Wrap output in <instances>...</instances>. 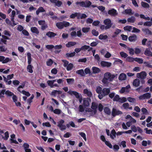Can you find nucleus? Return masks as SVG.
<instances>
[{"mask_svg": "<svg viewBox=\"0 0 152 152\" xmlns=\"http://www.w3.org/2000/svg\"><path fill=\"white\" fill-rule=\"evenodd\" d=\"M103 23L106 25V28L109 29L112 26V23L110 19L107 18L104 20Z\"/></svg>", "mask_w": 152, "mask_h": 152, "instance_id": "obj_6", "label": "nucleus"}, {"mask_svg": "<svg viewBox=\"0 0 152 152\" xmlns=\"http://www.w3.org/2000/svg\"><path fill=\"white\" fill-rule=\"evenodd\" d=\"M84 71L85 75L90 74H91L90 69L88 67L86 68Z\"/></svg>", "mask_w": 152, "mask_h": 152, "instance_id": "obj_46", "label": "nucleus"}, {"mask_svg": "<svg viewBox=\"0 0 152 152\" xmlns=\"http://www.w3.org/2000/svg\"><path fill=\"white\" fill-rule=\"evenodd\" d=\"M31 30L33 33L38 34L39 33V31L37 28L35 27H32L31 28Z\"/></svg>", "mask_w": 152, "mask_h": 152, "instance_id": "obj_25", "label": "nucleus"}, {"mask_svg": "<svg viewBox=\"0 0 152 152\" xmlns=\"http://www.w3.org/2000/svg\"><path fill=\"white\" fill-rule=\"evenodd\" d=\"M126 101L127 99L126 98L124 97H123L120 98L119 102L122 103L126 102Z\"/></svg>", "mask_w": 152, "mask_h": 152, "instance_id": "obj_61", "label": "nucleus"}, {"mask_svg": "<svg viewBox=\"0 0 152 152\" xmlns=\"http://www.w3.org/2000/svg\"><path fill=\"white\" fill-rule=\"evenodd\" d=\"M46 35L50 38H52L56 36V34L52 32L49 31L46 33Z\"/></svg>", "mask_w": 152, "mask_h": 152, "instance_id": "obj_33", "label": "nucleus"}, {"mask_svg": "<svg viewBox=\"0 0 152 152\" xmlns=\"http://www.w3.org/2000/svg\"><path fill=\"white\" fill-rule=\"evenodd\" d=\"M127 100L129 102L133 103H134L136 102V100L134 98H133L130 97L127 98Z\"/></svg>", "mask_w": 152, "mask_h": 152, "instance_id": "obj_55", "label": "nucleus"}, {"mask_svg": "<svg viewBox=\"0 0 152 152\" xmlns=\"http://www.w3.org/2000/svg\"><path fill=\"white\" fill-rule=\"evenodd\" d=\"M116 76L115 74H111L109 72H106L104 74L102 82L104 84H108L109 82L112 81Z\"/></svg>", "mask_w": 152, "mask_h": 152, "instance_id": "obj_1", "label": "nucleus"}, {"mask_svg": "<svg viewBox=\"0 0 152 152\" xmlns=\"http://www.w3.org/2000/svg\"><path fill=\"white\" fill-rule=\"evenodd\" d=\"M67 83L69 84H72L74 82L75 80L73 78H68L66 79Z\"/></svg>", "mask_w": 152, "mask_h": 152, "instance_id": "obj_45", "label": "nucleus"}, {"mask_svg": "<svg viewBox=\"0 0 152 152\" xmlns=\"http://www.w3.org/2000/svg\"><path fill=\"white\" fill-rule=\"evenodd\" d=\"M144 94L145 99H148L151 97V94L149 93H146Z\"/></svg>", "mask_w": 152, "mask_h": 152, "instance_id": "obj_63", "label": "nucleus"}, {"mask_svg": "<svg viewBox=\"0 0 152 152\" xmlns=\"http://www.w3.org/2000/svg\"><path fill=\"white\" fill-rule=\"evenodd\" d=\"M121 111L113 108L112 111V115L113 116L122 114Z\"/></svg>", "mask_w": 152, "mask_h": 152, "instance_id": "obj_16", "label": "nucleus"}, {"mask_svg": "<svg viewBox=\"0 0 152 152\" xmlns=\"http://www.w3.org/2000/svg\"><path fill=\"white\" fill-rule=\"evenodd\" d=\"M76 72L82 76H84L85 75L84 71L83 69L77 70L76 71Z\"/></svg>", "mask_w": 152, "mask_h": 152, "instance_id": "obj_27", "label": "nucleus"}, {"mask_svg": "<svg viewBox=\"0 0 152 152\" xmlns=\"http://www.w3.org/2000/svg\"><path fill=\"white\" fill-rule=\"evenodd\" d=\"M144 54L145 55L148 56H152V53L148 49H146L145 52Z\"/></svg>", "mask_w": 152, "mask_h": 152, "instance_id": "obj_37", "label": "nucleus"}, {"mask_svg": "<svg viewBox=\"0 0 152 152\" xmlns=\"http://www.w3.org/2000/svg\"><path fill=\"white\" fill-rule=\"evenodd\" d=\"M47 83L48 85L50 86V87L53 88L54 87V85H53V83L51 80H48L47 82Z\"/></svg>", "mask_w": 152, "mask_h": 152, "instance_id": "obj_60", "label": "nucleus"}, {"mask_svg": "<svg viewBox=\"0 0 152 152\" xmlns=\"http://www.w3.org/2000/svg\"><path fill=\"white\" fill-rule=\"evenodd\" d=\"M104 111L105 113L110 115L111 113V111L110 109L107 107H105L104 108Z\"/></svg>", "mask_w": 152, "mask_h": 152, "instance_id": "obj_39", "label": "nucleus"}, {"mask_svg": "<svg viewBox=\"0 0 152 152\" xmlns=\"http://www.w3.org/2000/svg\"><path fill=\"white\" fill-rule=\"evenodd\" d=\"M5 22L7 25L13 27L17 24V23L15 22L14 20H12L11 18V20L8 18H7L5 20Z\"/></svg>", "mask_w": 152, "mask_h": 152, "instance_id": "obj_7", "label": "nucleus"}, {"mask_svg": "<svg viewBox=\"0 0 152 152\" xmlns=\"http://www.w3.org/2000/svg\"><path fill=\"white\" fill-rule=\"evenodd\" d=\"M61 112V110L58 109H56L54 110L53 111V113L57 114H60Z\"/></svg>", "mask_w": 152, "mask_h": 152, "instance_id": "obj_56", "label": "nucleus"}, {"mask_svg": "<svg viewBox=\"0 0 152 152\" xmlns=\"http://www.w3.org/2000/svg\"><path fill=\"white\" fill-rule=\"evenodd\" d=\"M78 16L81 19L85 18L87 17L86 15L84 14H80V13H78Z\"/></svg>", "mask_w": 152, "mask_h": 152, "instance_id": "obj_50", "label": "nucleus"}, {"mask_svg": "<svg viewBox=\"0 0 152 152\" xmlns=\"http://www.w3.org/2000/svg\"><path fill=\"white\" fill-rule=\"evenodd\" d=\"M108 13L109 15L113 16H116L118 15V13L117 12L116 10L114 9H112L109 10Z\"/></svg>", "mask_w": 152, "mask_h": 152, "instance_id": "obj_15", "label": "nucleus"}, {"mask_svg": "<svg viewBox=\"0 0 152 152\" xmlns=\"http://www.w3.org/2000/svg\"><path fill=\"white\" fill-rule=\"evenodd\" d=\"M132 27L130 26H126L124 28V29L125 30L128 31H132Z\"/></svg>", "mask_w": 152, "mask_h": 152, "instance_id": "obj_44", "label": "nucleus"}, {"mask_svg": "<svg viewBox=\"0 0 152 152\" xmlns=\"http://www.w3.org/2000/svg\"><path fill=\"white\" fill-rule=\"evenodd\" d=\"M62 61L64 63V66L66 67V70L69 71L72 69L73 67V65L72 63L69 64V62L65 60H63Z\"/></svg>", "mask_w": 152, "mask_h": 152, "instance_id": "obj_5", "label": "nucleus"}, {"mask_svg": "<svg viewBox=\"0 0 152 152\" xmlns=\"http://www.w3.org/2000/svg\"><path fill=\"white\" fill-rule=\"evenodd\" d=\"M56 26L59 29H62L64 28L63 22H58L56 23Z\"/></svg>", "mask_w": 152, "mask_h": 152, "instance_id": "obj_38", "label": "nucleus"}, {"mask_svg": "<svg viewBox=\"0 0 152 152\" xmlns=\"http://www.w3.org/2000/svg\"><path fill=\"white\" fill-rule=\"evenodd\" d=\"M38 23L42 26L41 28L42 30H44L47 27V24L45 23V20H40L38 21Z\"/></svg>", "mask_w": 152, "mask_h": 152, "instance_id": "obj_14", "label": "nucleus"}, {"mask_svg": "<svg viewBox=\"0 0 152 152\" xmlns=\"http://www.w3.org/2000/svg\"><path fill=\"white\" fill-rule=\"evenodd\" d=\"M113 59L115 60V63L117 62L120 64H122L123 63L122 61L118 58H113Z\"/></svg>", "mask_w": 152, "mask_h": 152, "instance_id": "obj_49", "label": "nucleus"}, {"mask_svg": "<svg viewBox=\"0 0 152 152\" xmlns=\"http://www.w3.org/2000/svg\"><path fill=\"white\" fill-rule=\"evenodd\" d=\"M83 104L84 106L88 107L90 105V102L91 101V99L89 98H83Z\"/></svg>", "mask_w": 152, "mask_h": 152, "instance_id": "obj_13", "label": "nucleus"}, {"mask_svg": "<svg viewBox=\"0 0 152 152\" xmlns=\"http://www.w3.org/2000/svg\"><path fill=\"white\" fill-rule=\"evenodd\" d=\"M84 94H86L87 96L90 97L92 96L91 92L87 89H85L83 91Z\"/></svg>", "mask_w": 152, "mask_h": 152, "instance_id": "obj_28", "label": "nucleus"}, {"mask_svg": "<svg viewBox=\"0 0 152 152\" xmlns=\"http://www.w3.org/2000/svg\"><path fill=\"white\" fill-rule=\"evenodd\" d=\"M3 138L5 140H7L8 137H9V133L8 132H5L4 134V136L2 135Z\"/></svg>", "mask_w": 152, "mask_h": 152, "instance_id": "obj_43", "label": "nucleus"}, {"mask_svg": "<svg viewBox=\"0 0 152 152\" xmlns=\"http://www.w3.org/2000/svg\"><path fill=\"white\" fill-rule=\"evenodd\" d=\"M126 74L124 73L121 74L118 77V79L120 80H124L126 79Z\"/></svg>", "mask_w": 152, "mask_h": 152, "instance_id": "obj_19", "label": "nucleus"}, {"mask_svg": "<svg viewBox=\"0 0 152 152\" xmlns=\"http://www.w3.org/2000/svg\"><path fill=\"white\" fill-rule=\"evenodd\" d=\"M91 32L92 34L94 36H97L99 35L98 32L96 31L95 30H93Z\"/></svg>", "mask_w": 152, "mask_h": 152, "instance_id": "obj_58", "label": "nucleus"}, {"mask_svg": "<svg viewBox=\"0 0 152 152\" xmlns=\"http://www.w3.org/2000/svg\"><path fill=\"white\" fill-rule=\"evenodd\" d=\"M62 48V46L61 45H56L55 47L54 46V48L55 50H56L55 51V53H59L61 51V50H58Z\"/></svg>", "mask_w": 152, "mask_h": 152, "instance_id": "obj_21", "label": "nucleus"}, {"mask_svg": "<svg viewBox=\"0 0 152 152\" xmlns=\"http://www.w3.org/2000/svg\"><path fill=\"white\" fill-rule=\"evenodd\" d=\"M64 121L62 119L60 120L57 123L58 124L57 126L61 131L65 130L66 128V126L64 124Z\"/></svg>", "mask_w": 152, "mask_h": 152, "instance_id": "obj_4", "label": "nucleus"}, {"mask_svg": "<svg viewBox=\"0 0 152 152\" xmlns=\"http://www.w3.org/2000/svg\"><path fill=\"white\" fill-rule=\"evenodd\" d=\"M151 143V142L149 140H148L147 141L143 140L142 142V144L144 146H146L147 145H150Z\"/></svg>", "mask_w": 152, "mask_h": 152, "instance_id": "obj_36", "label": "nucleus"}, {"mask_svg": "<svg viewBox=\"0 0 152 152\" xmlns=\"http://www.w3.org/2000/svg\"><path fill=\"white\" fill-rule=\"evenodd\" d=\"M110 91V90L109 88H104L102 90V93L104 95H108Z\"/></svg>", "mask_w": 152, "mask_h": 152, "instance_id": "obj_31", "label": "nucleus"}, {"mask_svg": "<svg viewBox=\"0 0 152 152\" xmlns=\"http://www.w3.org/2000/svg\"><path fill=\"white\" fill-rule=\"evenodd\" d=\"M126 60L129 62H133L134 61L135 58H134L130 57H128L126 58Z\"/></svg>", "mask_w": 152, "mask_h": 152, "instance_id": "obj_59", "label": "nucleus"}, {"mask_svg": "<svg viewBox=\"0 0 152 152\" xmlns=\"http://www.w3.org/2000/svg\"><path fill=\"white\" fill-rule=\"evenodd\" d=\"M11 138L10 139V141L11 143H15V144H18V142L15 140V135L14 134H12L10 135Z\"/></svg>", "mask_w": 152, "mask_h": 152, "instance_id": "obj_20", "label": "nucleus"}, {"mask_svg": "<svg viewBox=\"0 0 152 152\" xmlns=\"http://www.w3.org/2000/svg\"><path fill=\"white\" fill-rule=\"evenodd\" d=\"M143 32L145 33L146 34H151V32L150 30L148 29L145 28V29H143Z\"/></svg>", "mask_w": 152, "mask_h": 152, "instance_id": "obj_52", "label": "nucleus"}, {"mask_svg": "<svg viewBox=\"0 0 152 152\" xmlns=\"http://www.w3.org/2000/svg\"><path fill=\"white\" fill-rule=\"evenodd\" d=\"M100 64L101 66L103 67H109L111 66L112 64L109 62L102 61H101Z\"/></svg>", "mask_w": 152, "mask_h": 152, "instance_id": "obj_12", "label": "nucleus"}, {"mask_svg": "<svg viewBox=\"0 0 152 152\" xmlns=\"http://www.w3.org/2000/svg\"><path fill=\"white\" fill-rule=\"evenodd\" d=\"M116 132L114 129L112 130L110 134V137L112 139H114L116 137Z\"/></svg>", "mask_w": 152, "mask_h": 152, "instance_id": "obj_32", "label": "nucleus"}, {"mask_svg": "<svg viewBox=\"0 0 152 152\" xmlns=\"http://www.w3.org/2000/svg\"><path fill=\"white\" fill-rule=\"evenodd\" d=\"M137 36L135 35H134L129 37L128 39L130 41L133 42L135 41L137 39Z\"/></svg>", "mask_w": 152, "mask_h": 152, "instance_id": "obj_30", "label": "nucleus"}, {"mask_svg": "<svg viewBox=\"0 0 152 152\" xmlns=\"http://www.w3.org/2000/svg\"><path fill=\"white\" fill-rule=\"evenodd\" d=\"M45 10L42 7H40L36 11L37 15H38L40 12H45Z\"/></svg>", "mask_w": 152, "mask_h": 152, "instance_id": "obj_34", "label": "nucleus"}, {"mask_svg": "<svg viewBox=\"0 0 152 152\" xmlns=\"http://www.w3.org/2000/svg\"><path fill=\"white\" fill-rule=\"evenodd\" d=\"M134 61L137 62L139 64H142L143 63V60L142 59L137 58H135Z\"/></svg>", "mask_w": 152, "mask_h": 152, "instance_id": "obj_57", "label": "nucleus"}, {"mask_svg": "<svg viewBox=\"0 0 152 152\" xmlns=\"http://www.w3.org/2000/svg\"><path fill=\"white\" fill-rule=\"evenodd\" d=\"M82 50H88V51H90L92 49V48L91 47H90L89 46L85 45L81 47Z\"/></svg>", "mask_w": 152, "mask_h": 152, "instance_id": "obj_35", "label": "nucleus"}, {"mask_svg": "<svg viewBox=\"0 0 152 152\" xmlns=\"http://www.w3.org/2000/svg\"><path fill=\"white\" fill-rule=\"evenodd\" d=\"M33 66L31 64L28 65L27 68V71L30 73H32L33 72Z\"/></svg>", "mask_w": 152, "mask_h": 152, "instance_id": "obj_40", "label": "nucleus"}, {"mask_svg": "<svg viewBox=\"0 0 152 152\" xmlns=\"http://www.w3.org/2000/svg\"><path fill=\"white\" fill-rule=\"evenodd\" d=\"M144 130L145 131L146 133L148 134H152V130L151 129L148 130V128H146L144 129Z\"/></svg>", "mask_w": 152, "mask_h": 152, "instance_id": "obj_64", "label": "nucleus"}, {"mask_svg": "<svg viewBox=\"0 0 152 152\" xmlns=\"http://www.w3.org/2000/svg\"><path fill=\"white\" fill-rule=\"evenodd\" d=\"M96 92L98 94H101L102 93V88L99 86H98L96 89Z\"/></svg>", "mask_w": 152, "mask_h": 152, "instance_id": "obj_53", "label": "nucleus"}, {"mask_svg": "<svg viewBox=\"0 0 152 152\" xmlns=\"http://www.w3.org/2000/svg\"><path fill=\"white\" fill-rule=\"evenodd\" d=\"M146 75V73L145 72L142 71L140 73H137L136 75V77L138 78L144 79L145 78Z\"/></svg>", "mask_w": 152, "mask_h": 152, "instance_id": "obj_9", "label": "nucleus"}, {"mask_svg": "<svg viewBox=\"0 0 152 152\" xmlns=\"http://www.w3.org/2000/svg\"><path fill=\"white\" fill-rule=\"evenodd\" d=\"M75 4L76 5H79L83 7L87 8L89 7L91 5V2L89 0H86L85 1L77 2Z\"/></svg>", "mask_w": 152, "mask_h": 152, "instance_id": "obj_3", "label": "nucleus"}, {"mask_svg": "<svg viewBox=\"0 0 152 152\" xmlns=\"http://www.w3.org/2000/svg\"><path fill=\"white\" fill-rule=\"evenodd\" d=\"M76 42H70L66 44V46L68 48H70L72 46H75L76 44Z\"/></svg>", "mask_w": 152, "mask_h": 152, "instance_id": "obj_26", "label": "nucleus"}, {"mask_svg": "<svg viewBox=\"0 0 152 152\" xmlns=\"http://www.w3.org/2000/svg\"><path fill=\"white\" fill-rule=\"evenodd\" d=\"M5 94L9 96H11L14 95L13 93L10 92L9 91H7L5 92Z\"/></svg>", "mask_w": 152, "mask_h": 152, "instance_id": "obj_62", "label": "nucleus"}, {"mask_svg": "<svg viewBox=\"0 0 152 152\" xmlns=\"http://www.w3.org/2000/svg\"><path fill=\"white\" fill-rule=\"evenodd\" d=\"M141 5L142 7L144 8H148L149 7L148 4L143 1L141 2Z\"/></svg>", "mask_w": 152, "mask_h": 152, "instance_id": "obj_48", "label": "nucleus"}, {"mask_svg": "<svg viewBox=\"0 0 152 152\" xmlns=\"http://www.w3.org/2000/svg\"><path fill=\"white\" fill-rule=\"evenodd\" d=\"M120 54L121 56L124 58H126L128 56V55L124 52L122 51L120 52Z\"/></svg>", "mask_w": 152, "mask_h": 152, "instance_id": "obj_51", "label": "nucleus"}, {"mask_svg": "<svg viewBox=\"0 0 152 152\" xmlns=\"http://www.w3.org/2000/svg\"><path fill=\"white\" fill-rule=\"evenodd\" d=\"M140 84V80L138 79H135L133 82V85L136 87H137Z\"/></svg>", "mask_w": 152, "mask_h": 152, "instance_id": "obj_22", "label": "nucleus"}, {"mask_svg": "<svg viewBox=\"0 0 152 152\" xmlns=\"http://www.w3.org/2000/svg\"><path fill=\"white\" fill-rule=\"evenodd\" d=\"M79 134L83 138L85 141H86L87 139L86 134L83 132H80L79 133Z\"/></svg>", "mask_w": 152, "mask_h": 152, "instance_id": "obj_47", "label": "nucleus"}, {"mask_svg": "<svg viewBox=\"0 0 152 152\" xmlns=\"http://www.w3.org/2000/svg\"><path fill=\"white\" fill-rule=\"evenodd\" d=\"M108 38V36L107 35H104L102 34H100L99 36V39L100 40H105Z\"/></svg>", "mask_w": 152, "mask_h": 152, "instance_id": "obj_29", "label": "nucleus"}, {"mask_svg": "<svg viewBox=\"0 0 152 152\" xmlns=\"http://www.w3.org/2000/svg\"><path fill=\"white\" fill-rule=\"evenodd\" d=\"M135 20V18L134 17L132 16L127 19V21L130 23H134Z\"/></svg>", "mask_w": 152, "mask_h": 152, "instance_id": "obj_41", "label": "nucleus"}, {"mask_svg": "<svg viewBox=\"0 0 152 152\" xmlns=\"http://www.w3.org/2000/svg\"><path fill=\"white\" fill-rule=\"evenodd\" d=\"M11 61V59L8 58H5L4 57L0 56V62L3 64H5Z\"/></svg>", "mask_w": 152, "mask_h": 152, "instance_id": "obj_11", "label": "nucleus"}, {"mask_svg": "<svg viewBox=\"0 0 152 152\" xmlns=\"http://www.w3.org/2000/svg\"><path fill=\"white\" fill-rule=\"evenodd\" d=\"M90 30L89 27H84L82 28V31L84 33H87Z\"/></svg>", "mask_w": 152, "mask_h": 152, "instance_id": "obj_54", "label": "nucleus"}, {"mask_svg": "<svg viewBox=\"0 0 152 152\" xmlns=\"http://www.w3.org/2000/svg\"><path fill=\"white\" fill-rule=\"evenodd\" d=\"M130 88V86L129 85H128L126 87H122L121 90L119 91V92L121 94H123L124 93H126L129 92V89Z\"/></svg>", "mask_w": 152, "mask_h": 152, "instance_id": "obj_10", "label": "nucleus"}, {"mask_svg": "<svg viewBox=\"0 0 152 152\" xmlns=\"http://www.w3.org/2000/svg\"><path fill=\"white\" fill-rule=\"evenodd\" d=\"M67 93L71 95H75L77 98L78 99L80 103H81L83 99H82V96L80 94L76 91L70 90H69L67 92Z\"/></svg>", "mask_w": 152, "mask_h": 152, "instance_id": "obj_2", "label": "nucleus"}, {"mask_svg": "<svg viewBox=\"0 0 152 152\" xmlns=\"http://www.w3.org/2000/svg\"><path fill=\"white\" fill-rule=\"evenodd\" d=\"M62 91H57L56 90H53L52 92L51 95L54 96H56L57 95L61 94Z\"/></svg>", "mask_w": 152, "mask_h": 152, "instance_id": "obj_23", "label": "nucleus"}, {"mask_svg": "<svg viewBox=\"0 0 152 152\" xmlns=\"http://www.w3.org/2000/svg\"><path fill=\"white\" fill-rule=\"evenodd\" d=\"M123 14H128L129 15H131L133 14V13L132 12V10L131 9L125 10L124 12H122Z\"/></svg>", "mask_w": 152, "mask_h": 152, "instance_id": "obj_24", "label": "nucleus"}, {"mask_svg": "<svg viewBox=\"0 0 152 152\" xmlns=\"http://www.w3.org/2000/svg\"><path fill=\"white\" fill-rule=\"evenodd\" d=\"M100 52L101 54L106 58H109L111 56V54L110 52L104 49L101 50Z\"/></svg>", "mask_w": 152, "mask_h": 152, "instance_id": "obj_8", "label": "nucleus"}, {"mask_svg": "<svg viewBox=\"0 0 152 152\" xmlns=\"http://www.w3.org/2000/svg\"><path fill=\"white\" fill-rule=\"evenodd\" d=\"M97 104L95 102H93L92 103L91 108L93 110L94 114H95L96 112V109L97 108Z\"/></svg>", "mask_w": 152, "mask_h": 152, "instance_id": "obj_17", "label": "nucleus"}, {"mask_svg": "<svg viewBox=\"0 0 152 152\" xmlns=\"http://www.w3.org/2000/svg\"><path fill=\"white\" fill-rule=\"evenodd\" d=\"M141 111L142 113L145 115H149V112L148 110L145 108H142L141 109Z\"/></svg>", "mask_w": 152, "mask_h": 152, "instance_id": "obj_42", "label": "nucleus"}, {"mask_svg": "<svg viewBox=\"0 0 152 152\" xmlns=\"http://www.w3.org/2000/svg\"><path fill=\"white\" fill-rule=\"evenodd\" d=\"M92 70L94 74L98 73L101 71L100 69L99 68L96 67H93L92 68Z\"/></svg>", "mask_w": 152, "mask_h": 152, "instance_id": "obj_18", "label": "nucleus"}]
</instances>
